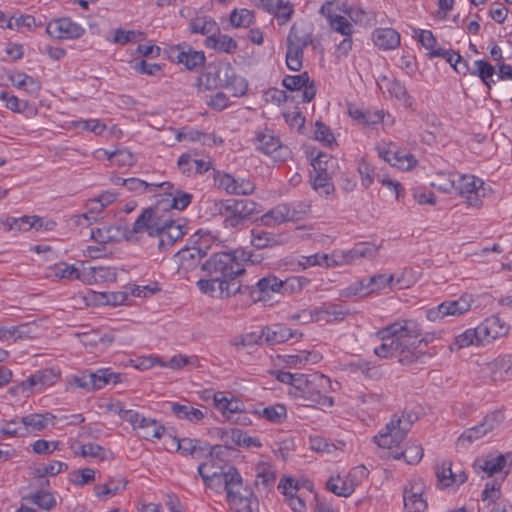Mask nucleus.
<instances>
[{
	"mask_svg": "<svg viewBox=\"0 0 512 512\" xmlns=\"http://www.w3.org/2000/svg\"><path fill=\"white\" fill-rule=\"evenodd\" d=\"M241 261H250L258 264L261 259L255 257L251 251L237 249L233 253H214L202 265L201 269L209 276L200 279L198 288L212 297L229 298L238 293H244L243 286L238 277L245 272Z\"/></svg>",
	"mask_w": 512,
	"mask_h": 512,
	"instance_id": "nucleus-1",
	"label": "nucleus"
},
{
	"mask_svg": "<svg viewBox=\"0 0 512 512\" xmlns=\"http://www.w3.org/2000/svg\"><path fill=\"white\" fill-rule=\"evenodd\" d=\"M162 212V203L144 209L134 222L131 232H146L154 240L153 245L164 252L185 235L187 227L179 220L164 218Z\"/></svg>",
	"mask_w": 512,
	"mask_h": 512,
	"instance_id": "nucleus-2",
	"label": "nucleus"
},
{
	"mask_svg": "<svg viewBox=\"0 0 512 512\" xmlns=\"http://www.w3.org/2000/svg\"><path fill=\"white\" fill-rule=\"evenodd\" d=\"M197 86L201 91L217 88L230 89L235 96H242L247 90L246 81L236 75L229 62L209 64L206 72L197 78Z\"/></svg>",
	"mask_w": 512,
	"mask_h": 512,
	"instance_id": "nucleus-3",
	"label": "nucleus"
},
{
	"mask_svg": "<svg viewBox=\"0 0 512 512\" xmlns=\"http://www.w3.org/2000/svg\"><path fill=\"white\" fill-rule=\"evenodd\" d=\"M258 204L250 199H226L214 203V211L223 218L225 228L240 230L258 214Z\"/></svg>",
	"mask_w": 512,
	"mask_h": 512,
	"instance_id": "nucleus-4",
	"label": "nucleus"
},
{
	"mask_svg": "<svg viewBox=\"0 0 512 512\" xmlns=\"http://www.w3.org/2000/svg\"><path fill=\"white\" fill-rule=\"evenodd\" d=\"M227 501L235 512H252L258 506V500L252 489L243 483L242 476L235 467H229L222 482Z\"/></svg>",
	"mask_w": 512,
	"mask_h": 512,
	"instance_id": "nucleus-5",
	"label": "nucleus"
},
{
	"mask_svg": "<svg viewBox=\"0 0 512 512\" xmlns=\"http://www.w3.org/2000/svg\"><path fill=\"white\" fill-rule=\"evenodd\" d=\"M417 420L414 413H402L401 415H393L385 428L378 435L373 437L374 442L381 448L392 450L398 447L410 431L412 425Z\"/></svg>",
	"mask_w": 512,
	"mask_h": 512,
	"instance_id": "nucleus-6",
	"label": "nucleus"
},
{
	"mask_svg": "<svg viewBox=\"0 0 512 512\" xmlns=\"http://www.w3.org/2000/svg\"><path fill=\"white\" fill-rule=\"evenodd\" d=\"M303 384L301 392L296 396L295 399L302 400L304 406H326L330 407L333 405V398L327 396L328 389L330 388V379L321 374L313 373L308 374V380Z\"/></svg>",
	"mask_w": 512,
	"mask_h": 512,
	"instance_id": "nucleus-7",
	"label": "nucleus"
},
{
	"mask_svg": "<svg viewBox=\"0 0 512 512\" xmlns=\"http://www.w3.org/2000/svg\"><path fill=\"white\" fill-rule=\"evenodd\" d=\"M382 341L380 346L374 348V354L380 358L396 357L402 365H410L421 356L414 343H407L396 336Z\"/></svg>",
	"mask_w": 512,
	"mask_h": 512,
	"instance_id": "nucleus-8",
	"label": "nucleus"
},
{
	"mask_svg": "<svg viewBox=\"0 0 512 512\" xmlns=\"http://www.w3.org/2000/svg\"><path fill=\"white\" fill-rule=\"evenodd\" d=\"M421 335V326L413 319L396 321L377 332V336L381 340H388L391 336H396L407 343H414V346H416V341H411V339H416Z\"/></svg>",
	"mask_w": 512,
	"mask_h": 512,
	"instance_id": "nucleus-9",
	"label": "nucleus"
},
{
	"mask_svg": "<svg viewBox=\"0 0 512 512\" xmlns=\"http://www.w3.org/2000/svg\"><path fill=\"white\" fill-rule=\"evenodd\" d=\"M349 314V310L340 304L323 303L319 307L303 310L298 318L311 322L330 323L341 321Z\"/></svg>",
	"mask_w": 512,
	"mask_h": 512,
	"instance_id": "nucleus-10",
	"label": "nucleus"
},
{
	"mask_svg": "<svg viewBox=\"0 0 512 512\" xmlns=\"http://www.w3.org/2000/svg\"><path fill=\"white\" fill-rule=\"evenodd\" d=\"M255 144L259 151L272 156L277 162H284L290 157V150L282 145L280 139L272 131L265 129L259 131L255 136Z\"/></svg>",
	"mask_w": 512,
	"mask_h": 512,
	"instance_id": "nucleus-11",
	"label": "nucleus"
},
{
	"mask_svg": "<svg viewBox=\"0 0 512 512\" xmlns=\"http://www.w3.org/2000/svg\"><path fill=\"white\" fill-rule=\"evenodd\" d=\"M166 53L172 62L183 64L191 71L201 68L205 63L204 52L196 51L187 44L169 46Z\"/></svg>",
	"mask_w": 512,
	"mask_h": 512,
	"instance_id": "nucleus-12",
	"label": "nucleus"
},
{
	"mask_svg": "<svg viewBox=\"0 0 512 512\" xmlns=\"http://www.w3.org/2000/svg\"><path fill=\"white\" fill-rule=\"evenodd\" d=\"M121 375L111 372L109 369H99L96 372L85 371L81 375L73 377V382L80 388L88 391L102 389L106 384H114L120 381Z\"/></svg>",
	"mask_w": 512,
	"mask_h": 512,
	"instance_id": "nucleus-13",
	"label": "nucleus"
},
{
	"mask_svg": "<svg viewBox=\"0 0 512 512\" xmlns=\"http://www.w3.org/2000/svg\"><path fill=\"white\" fill-rule=\"evenodd\" d=\"M218 188L230 195H250L255 190V184L245 178H235L231 174L217 171L214 175Z\"/></svg>",
	"mask_w": 512,
	"mask_h": 512,
	"instance_id": "nucleus-14",
	"label": "nucleus"
},
{
	"mask_svg": "<svg viewBox=\"0 0 512 512\" xmlns=\"http://www.w3.org/2000/svg\"><path fill=\"white\" fill-rule=\"evenodd\" d=\"M46 32L56 39H77L84 34L85 29L70 18H59L47 24Z\"/></svg>",
	"mask_w": 512,
	"mask_h": 512,
	"instance_id": "nucleus-15",
	"label": "nucleus"
},
{
	"mask_svg": "<svg viewBox=\"0 0 512 512\" xmlns=\"http://www.w3.org/2000/svg\"><path fill=\"white\" fill-rule=\"evenodd\" d=\"M281 279L274 275H268L258 280L255 286L243 287L245 291H249V294L254 302L266 301L271 298L273 293L281 294Z\"/></svg>",
	"mask_w": 512,
	"mask_h": 512,
	"instance_id": "nucleus-16",
	"label": "nucleus"
},
{
	"mask_svg": "<svg viewBox=\"0 0 512 512\" xmlns=\"http://www.w3.org/2000/svg\"><path fill=\"white\" fill-rule=\"evenodd\" d=\"M435 474L440 488L459 487L467 481L466 473L461 469L454 470L447 460L435 467Z\"/></svg>",
	"mask_w": 512,
	"mask_h": 512,
	"instance_id": "nucleus-17",
	"label": "nucleus"
},
{
	"mask_svg": "<svg viewBox=\"0 0 512 512\" xmlns=\"http://www.w3.org/2000/svg\"><path fill=\"white\" fill-rule=\"evenodd\" d=\"M424 484L420 481H412L405 486L403 492L404 506L408 512H424L427 502L423 499Z\"/></svg>",
	"mask_w": 512,
	"mask_h": 512,
	"instance_id": "nucleus-18",
	"label": "nucleus"
},
{
	"mask_svg": "<svg viewBox=\"0 0 512 512\" xmlns=\"http://www.w3.org/2000/svg\"><path fill=\"white\" fill-rule=\"evenodd\" d=\"M60 378V370L57 368H46L36 371L26 381L21 383L23 390H41L54 385Z\"/></svg>",
	"mask_w": 512,
	"mask_h": 512,
	"instance_id": "nucleus-19",
	"label": "nucleus"
},
{
	"mask_svg": "<svg viewBox=\"0 0 512 512\" xmlns=\"http://www.w3.org/2000/svg\"><path fill=\"white\" fill-rule=\"evenodd\" d=\"M477 327L478 336L482 338L484 344L506 335L509 331V325L497 315L486 318Z\"/></svg>",
	"mask_w": 512,
	"mask_h": 512,
	"instance_id": "nucleus-20",
	"label": "nucleus"
},
{
	"mask_svg": "<svg viewBox=\"0 0 512 512\" xmlns=\"http://www.w3.org/2000/svg\"><path fill=\"white\" fill-rule=\"evenodd\" d=\"M378 154H393L394 167L402 170H410L417 164L415 157L406 150L400 149L395 143L388 142L377 146Z\"/></svg>",
	"mask_w": 512,
	"mask_h": 512,
	"instance_id": "nucleus-21",
	"label": "nucleus"
},
{
	"mask_svg": "<svg viewBox=\"0 0 512 512\" xmlns=\"http://www.w3.org/2000/svg\"><path fill=\"white\" fill-rule=\"evenodd\" d=\"M507 463L506 457L503 454L497 456L488 455L479 457L474 461L473 467L476 473L481 474V477H492L497 473H501Z\"/></svg>",
	"mask_w": 512,
	"mask_h": 512,
	"instance_id": "nucleus-22",
	"label": "nucleus"
},
{
	"mask_svg": "<svg viewBox=\"0 0 512 512\" xmlns=\"http://www.w3.org/2000/svg\"><path fill=\"white\" fill-rule=\"evenodd\" d=\"M378 247L369 242H360L354 245L353 248L342 251L341 259H333V265L351 264L361 258H372L377 254Z\"/></svg>",
	"mask_w": 512,
	"mask_h": 512,
	"instance_id": "nucleus-23",
	"label": "nucleus"
},
{
	"mask_svg": "<svg viewBox=\"0 0 512 512\" xmlns=\"http://www.w3.org/2000/svg\"><path fill=\"white\" fill-rule=\"evenodd\" d=\"M78 277L79 280L91 285L97 283L114 282L116 281L117 274L111 267L89 266L83 267Z\"/></svg>",
	"mask_w": 512,
	"mask_h": 512,
	"instance_id": "nucleus-24",
	"label": "nucleus"
},
{
	"mask_svg": "<svg viewBox=\"0 0 512 512\" xmlns=\"http://www.w3.org/2000/svg\"><path fill=\"white\" fill-rule=\"evenodd\" d=\"M172 442L182 455H190L195 459L206 457L208 451L207 442L191 438L180 439L177 437H172Z\"/></svg>",
	"mask_w": 512,
	"mask_h": 512,
	"instance_id": "nucleus-25",
	"label": "nucleus"
},
{
	"mask_svg": "<svg viewBox=\"0 0 512 512\" xmlns=\"http://www.w3.org/2000/svg\"><path fill=\"white\" fill-rule=\"evenodd\" d=\"M278 488L283 490L286 501L294 512H304L306 510L305 500L298 494L299 486L292 478L282 479Z\"/></svg>",
	"mask_w": 512,
	"mask_h": 512,
	"instance_id": "nucleus-26",
	"label": "nucleus"
},
{
	"mask_svg": "<svg viewBox=\"0 0 512 512\" xmlns=\"http://www.w3.org/2000/svg\"><path fill=\"white\" fill-rule=\"evenodd\" d=\"M286 42L303 48H306L309 45H313V47L316 48L312 29L310 25L304 22H296L291 26Z\"/></svg>",
	"mask_w": 512,
	"mask_h": 512,
	"instance_id": "nucleus-27",
	"label": "nucleus"
},
{
	"mask_svg": "<svg viewBox=\"0 0 512 512\" xmlns=\"http://www.w3.org/2000/svg\"><path fill=\"white\" fill-rule=\"evenodd\" d=\"M221 439L226 445H236L240 447H257L262 446L258 438L250 437L245 432L237 428L224 430L221 434Z\"/></svg>",
	"mask_w": 512,
	"mask_h": 512,
	"instance_id": "nucleus-28",
	"label": "nucleus"
},
{
	"mask_svg": "<svg viewBox=\"0 0 512 512\" xmlns=\"http://www.w3.org/2000/svg\"><path fill=\"white\" fill-rule=\"evenodd\" d=\"M372 37L374 44L382 50H393L400 45V34L393 28H377Z\"/></svg>",
	"mask_w": 512,
	"mask_h": 512,
	"instance_id": "nucleus-29",
	"label": "nucleus"
},
{
	"mask_svg": "<svg viewBox=\"0 0 512 512\" xmlns=\"http://www.w3.org/2000/svg\"><path fill=\"white\" fill-rule=\"evenodd\" d=\"M2 224L7 231H28L31 228L38 230L42 226V219L38 216L7 217Z\"/></svg>",
	"mask_w": 512,
	"mask_h": 512,
	"instance_id": "nucleus-30",
	"label": "nucleus"
},
{
	"mask_svg": "<svg viewBox=\"0 0 512 512\" xmlns=\"http://www.w3.org/2000/svg\"><path fill=\"white\" fill-rule=\"evenodd\" d=\"M263 335L265 336V342L269 345L280 344L294 338L296 331H292L290 328L275 324L270 327L263 328Z\"/></svg>",
	"mask_w": 512,
	"mask_h": 512,
	"instance_id": "nucleus-31",
	"label": "nucleus"
},
{
	"mask_svg": "<svg viewBox=\"0 0 512 512\" xmlns=\"http://www.w3.org/2000/svg\"><path fill=\"white\" fill-rule=\"evenodd\" d=\"M474 298L472 294L464 293L458 299L446 300L441 304L445 306V315L460 316L471 309Z\"/></svg>",
	"mask_w": 512,
	"mask_h": 512,
	"instance_id": "nucleus-32",
	"label": "nucleus"
},
{
	"mask_svg": "<svg viewBox=\"0 0 512 512\" xmlns=\"http://www.w3.org/2000/svg\"><path fill=\"white\" fill-rule=\"evenodd\" d=\"M171 198L159 199L156 203H162L163 212L168 209H176L182 211L186 209L192 199L193 195L187 192H183L180 189H176L175 192H169Z\"/></svg>",
	"mask_w": 512,
	"mask_h": 512,
	"instance_id": "nucleus-33",
	"label": "nucleus"
},
{
	"mask_svg": "<svg viewBox=\"0 0 512 512\" xmlns=\"http://www.w3.org/2000/svg\"><path fill=\"white\" fill-rule=\"evenodd\" d=\"M205 46L225 53H234L237 49L236 41L225 34H212L205 39Z\"/></svg>",
	"mask_w": 512,
	"mask_h": 512,
	"instance_id": "nucleus-34",
	"label": "nucleus"
},
{
	"mask_svg": "<svg viewBox=\"0 0 512 512\" xmlns=\"http://www.w3.org/2000/svg\"><path fill=\"white\" fill-rule=\"evenodd\" d=\"M289 213V204H279L262 215L260 220L265 226H275L277 224L291 221Z\"/></svg>",
	"mask_w": 512,
	"mask_h": 512,
	"instance_id": "nucleus-35",
	"label": "nucleus"
},
{
	"mask_svg": "<svg viewBox=\"0 0 512 512\" xmlns=\"http://www.w3.org/2000/svg\"><path fill=\"white\" fill-rule=\"evenodd\" d=\"M137 429L139 435L145 440L160 439L166 431L165 427L159 424L155 419L142 417Z\"/></svg>",
	"mask_w": 512,
	"mask_h": 512,
	"instance_id": "nucleus-36",
	"label": "nucleus"
},
{
	"mask_svg": "<svg viewBox=\"0 0 512 512\" xmlns=\"http://www.w3.org/2000/svg\"><path fill=\"white\" fill-rule=\"evenodd\" d=\"M348 367L351 372H360L366 378L379 380L382 378L383 374L381 372L380 366L375 363L363 359H359L356 361H351L348 364Z\"/></svg>",
	"mask_w": 512,
	"mask_h": 512,
	"instance_id": "nucleus-37",
	"label": "nucleus"
},
{
	"mask_svg": "<svg viewBox=\"0 0 512 512\" xmlns=\"http://www.w3.org/2000/svg\"><path fill=\"white\" fill-rule=\"evenodd\" d=\"M54 416L50 413L46 414H29L21 418L23 428H26V434L29 431H41L45 429L49 423H52Z\"/></svg>",
	"mask_w": 512,
	"mask_h": 512,
	"instance_id": "nucleus-38",
	"label": "nucleus"
},
{
	"mask_svg": "<svg viewBox=\"0 0 512 512\" xmlns=\"http://www.w3.org/2000/svg\"><path fill=\"white\" fill-rule=\"evenodd\" d=\"M321 355L313 351H299L296 354L286 355L284 357L285 363L291 368H301L306 364H315L319 362Z\"/></svg>",
	"mask_w": 512,
	"mask_h": 512,
	"instance_id": "nucleus-39",
	"label": "nucleus"
},
{
	"mask_svg": "<svg viewBox=\"0 0 512 512\" xmlns=\"http://www.w3.org/2000/svg\"><path fill=\"white\" fill-rule=\"evenodd\" d=\"M470 345H484L482 338L478 336V327L467 329L462 334L454 338V342L450 345L451 351L459 350Z\"/></svg>",
	"mask_w": 512,
	"mask_h": 512,
	"instance_id": "nucleus-40",
	"label": "nucleus"
},
{
	"mask_svg": "<svg viewBox=\"0 0 512 512\" xmlns=\"http://www.w3.org/2000/svg\"><path fill=\"white\" fill-rule=\"evenodd\" d=\"M189 28L191 33L201 35L214 34L219 30L214 19L208 16H197L191 19Z\"/></svg>",
	"mask_w": 512,
	"mask_h": 512,
	"instance_id": "nucleus-41",
	"label": "nucleus"
},
{
	"mask_svg": "<svg viewBox=\"0 0 512 512\" xmlns=\"http://www.w3.org/2000/svg\"><path fill=\"white\" fill-rule=\"evenodd\" d=\"M171 411L179 419H185L190 422H199L204 418V413L200 409L194 408L189 404L172 403Z\"/></svg>",
	"mask_w": 512,
	"mask_h": 512,
	"instance_id": "nucleus-42",
	"label": "nucleus"
},
{
	"mask_svg": "<svg viewBox=\"0 0 512 512\" xmlns=\"http://www.w3.org/2000/svg\"><path fill=\"white\" fill-rule=\"evenodd\" d=\"M303 47L286 42V65L292 71H300L303 67Z\"/></svg>",
	"mask_w": 512,
	"mask_h": 512,
	"instance_id": "nucleus-43",
	"label": "nucleus"
},
{
	"mask_svg": "<svg viewBox=\"0 0 512 512\" xmlns=\"http://www.w3.org/2000/svg\"><path fill=\"white\" fill-rule=\"evenodd\" d=\"M395 460L404 459L407 464L414 465L421 461L423 457V448L418 444H411L404 450L391 452Z\"/></svg>",
	"mask_w": 512,
	"mask_h": 512,
	"instance_id": "nucleus-44",
	"label": "nucleus"
},
{
	"mask_svg": "<svg viewBox=\"0 0 512 512\" xmlns=\"http://www.w3.org/2000/svg\"><path fill=\"white\" fill-rule=\"evenodd\" d=\"M251 236V244L257 249L274 247L279 244V241L273 233L262 229H253Z\"/></svg>",
	"mask_w": 512,
	"mask_h": 512,
	"instance_id": "nucleus-45",
	"label": "nucleus"
},
{
	"mask_svg": "<svg viewBox=\"0 0 512 512\" xmlns=\"http://www.w3.org/2000/svg\"><path fill=\"white\" fill-rule=\"evenodd\" d=\"M333 258H330L327 254H319V253H316L314 255H310V256H301L298 260H297V267H298V270L301 269V270H305L309 267H313V266H325V267H331L333 266V262H332Z\"/></svg>",
	"mask_w": 512,
	"mask_h": 512,
	"instance_id": "nucleus-46",
	"label": "nucleus"
},
{
	"mask_svg": "<svg viewBox=\"0 0 512 512\" xmlns=\"http://www.w3.org/2000/svg\"><path fill=\"white\" fill-rule=\"evenodd\" d=\"M455 190L465 196L478 188H482L484 182L473 175H460L456 179Z\"/></svg>",
	"mask_w": 512,
	"mask_h": 512,
	"instance_id": "nucleus-47",
	"label": "nucleus"
},
{
	"mask_svg": "<svg viewBox=\"0 0 512 512\" xmlns=\"http://www.w3.org/2000/svg\"><path fill=\"white\" fill-rule=\"evenodd\" d=\"M208 463L203 462L198 466L197 472L198 475L202 478L204 484L208 488H218L222 486V482L224 481V475L226 471L216 472L213 471L208 473L205 469L208 467Z\"/></svg>",
	"mask_w": 512,
	"mask_h": 512,
	"instance_id": "nucleus-48",
	"label": "nucleus"
},
{
	"mask_svg": "<svg viewBox=\"0 0 512 512\" xmlns=\"http://www.w3.org/2000/svg\"><path fill=\"white\" fill-rule=\"evenodd\" d=\"M257 413L262 418L275 424L282 423L287 417V409L283 404H275L264 407L261 411H257Z\"/></svg>",
	"mask_w": 512,
	"mask_h": 512,
	"instance_id": "nucleus-49",
	"label": "nucleus"
},
{
	"mask_svg": "<svg viewBox=\"0 0 512 512\" xmlns=\"http://www.w3.org/2000/svg\"><path fill=\"white\" fill-rule=\"evenodd\" d=\"M316 175L312 178V187L321 195L328 196L334 191V185L331 181L330 172L315 171Z\"/></svg>",
	"mask_w": 512,
	"mask_h": 512,
	"instance_id": "nucleus-50",
	"label": "nucleus"
},
{
	"mask_svg": "<svg viewBox=\"0 0 512 512\" xmlns=\"http://www.w3.org/2000/svg\"><path fill=\"white\" fill-rule=\"evenodd\" d=\"M474 65L476 69L472 71L471 74L477 75L490 90L492 83H494V80L492 79V76L495 73L494 67L485 60H476Z\"/></svg>",
	"mask_w": 512,
	"mask_h": 512,
	"instance_id": "nucleus-51",
	"label": "nucleus"
},
{
	"mask_svg": "<svg viewBox=\"0 0 512 512\" xmlns=\"http://www.w3.org/2000/svg\"><path fill=\"white\" fill-rule=\"evenodd\" d=\"M366 280V294H371L376 291L382 290L387 286L392 285L394 275L390 274H377L369 277Z\"/></svg>",
	"mask_w": 512,
	"mask_h": 512,
	"instance_id": "nucleus-52",
	"label": "nucleus"
},
{
	"mask_svg": "<svg viewBox=\"0 0 512 512\" xmlns=\"http://www.w3.org/2000/svg\"><path fill=\"white\" fill-rule=\"evenodd\" d=\"M326 486L329 491L337 496L347 497L354 491L353 485L340 477H330Z\"/></svg>",
	"mask_w": 512,
	"mask_h": 512,
	"instance_id": "nucleus-53",
	"label": "nucleus"
},
{
	"mask_svg": "<svg viewBox=\"0 0 512 512\" xmlns=\"http://www.w3.org/2000/svg\"><path fill=\"white\" fill-rule=\"evenodd\" d=\"M329 25L334 31L343 36L352 35L353 26L344 16L329 14Z\"/></svg>",
	"mask_w": 512,
	"mask_h": 512,
	"instance_id": "nucleus-54",
	"label": "nucleus"
},
{
	"mask_svg": "<svg viewBox=\"0 0 512 512\" xmlns=\"http://www.w3.org/2000/svg\"><path fill=\"white\" fill-rule=\"evenodd\" d=\"M314 138L330 148L336 144L331 129L321 121L315 123Z\"/></svg>",
	"mask_w": 512,
	"mask_h": 512,
	"instance_id": "nucleus-55",
	"label": "nucleus"
},
{
	"mask_svg": "<svg viewBox=\"0 0 512 512\" xmlns=\"http://www.w3.org/2000/svg\"><path fill=\"white\" fill-rule=\"evenodd\" d=\"M27 499L44 510H51L56 504L54 496L51 493L44 491L31 494Z\"/></svg>",
	"mask_w": 512,
	"mask_h": 512,
	"instance_id": "nucleus-56",
	"label": "nucleus"
},
{
	"mask_svg": "<svg viewBox=\"0 0 512 512\" xmlns=\"http://www.w3.org/2000/svg\"><path fill=\"white\" fill-rule=\"evenodd\" d=\"M69 481L77 486H83L95 479V471L92 468L73 470L69 473Z\"/></svg>",
	"mask_w": 512,
	"mask_h": 512,
	"instance_id": "nucleus-57",
	"label": "nucleus"
},
{
	"mask_svg": "<svg viewBox=\"0 0 512 512\" xmlns=\"http://www.w3.org/2000/svg\"><path fill=\"white\" fill-rule=\"evenodd\" d=\"M253 19V13L247 9H234L230 14V23L233 27H247Z\"/></svg>",
	"mask_w": 512,
	"mask_h": 512,
	"instance_id": "nucleus-58",
	"label": "nucleus"
},
{
	"mask_svg": "<svg viewBox=\"0 0 512 512\" xmlns=\"http://www.w3.org/2000/svg\"><path fill=\"white\" fill-rule=\"evenodd\" d=\"M487 430L483 427L481 423L478 425L466 429L458 438V444L464 445L465 442L467 443H473L476 440L481 439L487 434Z\"/></svg>",
	"mask_w": 512,
	"mask_h": 512,
	"instance_id": "nucleus-59",
	"label": "nucleus"
},
{
	"mask_svg": "<svg viewBox=\"0 0 512 512\" xmlns=\"http://www.w3.org/2000/svg\"><path fill=\"white\" fill-rule=\"evenodd\" d=\"M309 76L307 72H304L299 75H287L282 80V85L290 90V91H296L300 90L309 83Z\"/></svg>",
	"mask_w": 512,
	"mask_h": 512,
	"instance_id": "nucleus-60",
	"label": "nucleus"
},
{
	"mask_svg": "<svg viewBox=\"0 0 512 512\" xmlns=\"http://www.w3.org/2000/svg\"><path fill=\"white\" fill-rule=\"evenodd\" d=\"M307 282L308 280L303 277H291L285 280L281 279V294H292L301 291Z\"/></svg>",
	"mask_w": 512,
	"mask_h": 512,
	"instance_id": "nucleus-61",
	"label": "nucleus"
},
{
	"mask_svg": "<svg viewBox=\"0 0 512 512\" xmlns=\"http://www.w3.org/2000/svg\"><path fill=\"white\" fill-rule=\"evenodd\" d=\"M335 162L336 159H334L331 155L324 152H319L317 156L312 159L311 165L315 171L330 172Z\"/></svg>",
	"mask_w": 512,
	"mask_h": 512,
	"instance_id": "nucleus-62",
	"label": "nucleus"
},
{
	"mask_svg": "<svg viewBox=\"0 0 512 512\" xmlns=\"http://www.w3.org/2000/svg\"><path fill=\"white\" fill-rule=\"evenodd\" d=\"M68 470V465L61 461H51L49 464L43 465L37 469V474L40 478H44L47 475L56 476L61 472Z\"/></svg>",
	"mask_w": 512,
	"mask_h": 512,
	"instance_id": "nucleus-63",
	"label": "nucleus"
},
{
	"mask_svg": "<svg viewBox=\"0 0 512 512\" xmlns=\"http://www.w3.org/2000/svg\"><path fill=\"white\" fill-rule=\"evenodd\" d=\"M75 453L81 457L105 458V449L96 443L81 444L79 451H75Z\"/></svg>",
	"mask_w": 512,
	"mask_h": 512,
	"instance_id": "nucleus-64",
	"label": "nucleus"
}]
</instances>
